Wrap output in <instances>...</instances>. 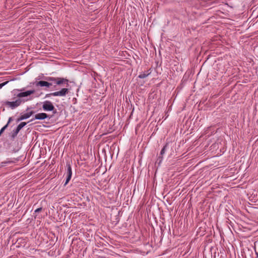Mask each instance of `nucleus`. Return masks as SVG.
Here are the masks:
<instances>
[{
  "label": "nucleus",
  "instance_id": "nucleus-12",
  "mask_svg": "<svg viewBox=\"0 0 258 258\" xmlns=\"http://www.w3.org/2000/svg\"><path fill=\"white\" fill-rule=\"evenodd\" d=\"M8 124H6L4 127H3L0 130V135L4 132V131L7 128Z\"/></svg>",
  "mask_w": 258,
  "mask_h": 258
},
{
  "label": "nucleus",
  "instance_id": "nucleus-6",
  "mask_svg": "<svg viewBox=\"0 0 258 258\" xmlns=\"http://www.w3.org/2000/svg\"><path fill=\"white\" fill-rule=\"evenodd\" d=\"M48 117V115L45 113H39L35 114L34 116V118H32L31 120L33 121L35 119L43 120Z\"/></svg>",
  "mask_w": 258,
  "mask_h": 258
},
{
  "label": "nucleus",
  "instance_id": "nucleus-14",
  "mask_svg": "<svg viewBox=\"0 0 258 258\" xmlns=\"http://www.w3.org/2000/svg\"><path fill=\"white\" fill-rule=\"evenodd\" d=\"M72 176H67V179L64 183V185H66L68 184V183L69 182V181L71 180Z\"/></svg>",
  "mask_w": 258,
  "mask_h": 258
},
{
  "label": "nucleus",
  "instance_id": "nucleus-15",
  "mask_svg": "<svg viewBox=\"0 0 258 258\" xmlns=\"http://www.w3.org/2000/svg\"><path fill=\"white\" fill-rule=\"evenodd\" d=\"M8 83V81H7L4 83L0 84V89H1L3 86L6 85Z\"/></svg>",
  "mask_w": 258,
  "mask_h": 258
},
{
  "label": "nucleus",
  "instance_id": "nucleus-1",
  "mask_svg": "<svg viewBox=\"0 0 258 258\" xmlns=\"http://www.w3.org/2000/svg\"><path fill=\"white\" fill-rule=\"evenodd\" d=\"M46 80L47 81H40L36 82V86L40 87H46L48 88L52 86L53 83L55 84L54 85V87L55 90H57L56 88V86H59L62 84H66L67 87L69 86V81L66 78L61 77H48L46 78Z\"/></svg>",
  "mask_w": 258,
  "mask_h": 258
},
{
  "label": "nucleus",
  "instance_id": "nucleus-7",
  "mask_svg": "<svg viewBox=\"0 0 258 258\" xmlns=\"http://www.w3.org/2000/svg\"><path fill=\"white\" fill-rule=\"evenodd\" d=\"M33 113L34 112L33 111L25 113L21 115V116L18 119L17 121L27 119L29 118Z\"/></svg>",
  "mask_w": 258,
  "mask_h": 258
},
{
  "label": "nucleus",
  "instance_id": "nucleus-3",
  "mask_svg": "<svg viewBox=\"0 0 258 258\" xmlns=\"http://www.w3.org/2000/svg\"><path fill=\"white\" fill-rule=\"evenodd\" d=\"M25 100H23V102H24ZM23 102V100L21 98H18L15 101H7L6 102V105L10 107L11 109H13L19 106L20 105V104Z\"/></svg>",
  "mask_w": 258,
  "mask_h": 258
},
{
  "label": "nucleus",
  "instance_id": "nucleus-4",
  "mask_svg": "<svg viewBox=\"0 0 258 258\" xmlns=\"http://www.w3.org/2000/svg\"><path fill=\"white\" fill-rule=\"evenodd\" d=\"M42 104V109L45 111H51L54 109V106L50 101H45Z\"/></svg>",
  "mask_w": 258,
  "mask_h": 258
},
{
  "label": "nucleus",
  "instance_id": "nucleus-9",
  "mask_svg": "<svg viewBox=\"0 0 258 258\" xmlns=\"http://www.w3.org/2000/svg\"><path fill=\"white\" fill-rule=\"evenodd\" d=\"M167 147H168V144H166L163 147V148L162 149V150H161V151L160 152V155L159 156V157H158V159L159 160V161H161L163 159V155L165 153V151H166Z\"/></svg>",
  "mask_w": 258,
  "mask_h": 258
},
{
  "label": "nucleus",
  "instance_id": "nucleus-18",
  "mask_svg": "<svg viewBox=\"0 0 258 258\" xmlns=\"http://www.w3.org/2000/svg\"><path fill=\"white\" fill-rule=\"evenodd\" d=\"M12 120H13V118H12V117H9V120H8V122H7V124H8V125H9V124L11 122V121H12Z\"/></svg>",
  "mask_w": 258,
  "mask_h": 258
},
{
  "label": "nucleus",
  "instance_id": "nucleus-16",
  "mask_svg": "<svg viewBox=\"0 0 258 258\" xmlns=\"http://www.w3.org/2000/svg\"><path fill=\"white\" fill-rule=\"evenodd\" d=\"M42 210V208H37L35 210V213H38Z\"/></svg>",
  "mask_w": 258,
  "mask_h": 258
},
{
  "label": "nucleus",
  "instance_id": "nucleus-8",
  "mask_svg": "<svg viewBox=\"0 0 258 258\" xmlns=\"http://www.w3.org/2000/svg\"><path fill=\"white\" fill-rule=\"evenodd\" d=\"M26 125V123L25 122H21L17 127V128L14 130V136H16L20 131Z\"/></svg>",
  "mask_w": 258,
  "mask_h": 258
},
{
  "label": "nucleus",
  "instance_id": "nucleus-10",
  "mask_svg": "<svg viewBox=\"0 0 258 258\" xmlns=\"http://www.w3.org/2000/svg\"><path fill=\"white\" fill-rule=\"evenodd\" d=\"M151 74V71L150 70H148L146 72H142L140 73L139 75V78L140 79H144L148 77Z\"/></svg>",
  "mask_w": 258,
  "mask_h": 258
},
{
  "label": "nucleus",
  "instance_id": "nucleus-5",
  "mask_svg": "<svg viewBox=\"0 0 258 258\" xmlns=\"http://www.w3.org/2000/svg\"><path fill=\"white\" fill-rule=\"evenodd\" d=\"M35 93L34 90H28L25 92H22L17 94V97L20 98L22 97H27Z\"/></svg>",
  "mask_w": 258,
  "mask_h": 258
},
{
  "label": "nucleus",
  "instance_id": "nucleus-17",
  "mask_svg": "<svg viewBox=\"0 0 258 258\" xmlns=\"http://www.w3.org/2000/svg\"><path fill=\"white\" fill-rule=\"evenodd\" d=\"M21 159H17V160L19 161V160H21V161H24L25 160V159L26 158V156L24 157V156H22L21 157Z\"/></svg>",
  "mask_w": 258,
  "mask_h": 258
},
{
  "label": "nucleus",
  "instance_id": "nucleus-13",
  "mask_svg": "<svg viewBox=\"0 0 258 258\" xmlns=\"http://www.w3.org/2000/svg\"><path fill=\"white\" fill-rule=\"evenodd\" d=\"M72 176H67V179L64 183V185H66L68 184V183L69 182V181L71 180Z\"/></svg>",
  "mask_w": 258,
  "mask_h": 258
},
{
  "label": "nucleus",
  "instance_id": "nucleus-11",
  "mask_svg": "<svg viewBox=\"0 0 258 258\" xmlns=\"http://www.w3.org/2000/svg\"><path fill=\"white\" fill-rule=\"evenodd\" d=\"M66 167H67V176H72V168H71V165L70 164L68 163L66 165Z\"/></svg>",
  "mask_w": 258,
  "mask_h": 258
},
{
  "label": "nucleus",
  "instance_id": "nucleus-2",
  "mask_svg": "<svg viewBox=\"0 0 258 258\" xmlns=\"http://www.w3.org/2000/svg\"><path fill=\"white\" fill-rule=\"evenodd\" d=\"M70 90L68 88H63L59 91L54 92L50 93V94L46 95V97L51 95L52 96H58V97H65L67 94H69Z\"/></svg>",
  "mask_w": 258,
  "mask_h": 258
}]
</instances>
